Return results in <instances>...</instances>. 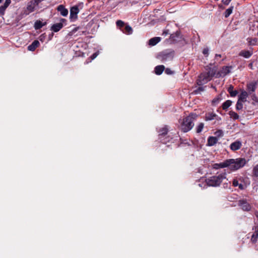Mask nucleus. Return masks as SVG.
<instances>
[{"mask_svg":"<svg viewBox=\"0 0 258 258\" xmlns=\"http://www.w3.org/2000/svg\"><path fill=\"white\" fill-rule=\"evenodd\" d=\"M198 115L196 113H191L189 115L182 119L179 120L180 123V129L184 132L186 133L191 130L194 126V121L196 120Z\"/></svg>","mask_w":258,"mask_h":258,"instance_id":"f257e3e1","label":"nucleus"},{"mask_svg":"<svg viewBox=\"0 0 258 258\" xmlns=\"http://www.w3.org/2000/svg\"><path fill=\"white\" fill-rule=\"evenodd\" d=\"M168 34V31H165L163 32V34L165 36L167 35Z\"/></svg>","mask_w":258,"mask_h":258,"instance_id":"09e8293b","label":"nucleus"},{"mask_svg":"<svg viewBox=\"0 0 258 258\" xmlns=\"http://www.w3.org/2000/svg\"><path fill=\"white\" fill-rule=\"evenodd\" d=\"M228 3H229L231 0H228Z\"/></svg>","mask_w":258,"mask_h":258,"instance_id":"5fc2aeb1","label":"nucleus"},{"mask_svg":"<svg viewBox=\"0 0 258 258\" xmlns=\"http://www.w3.org/2000/svg\"><path fill=\"white\" fill-rule=\"evenodd\" d=\"M228 3H228V0H227V1H226V4H227H227H228Z\"/></svg>","mask_w":258,"mask_h":258,"instance_id":"603ef678","label":"nucleus"},{"mask_svg":"<svg viewBox=\"0 0 258 258\" xmlns=\"http://www.w3.org/2000/svg\"><path fill=\"white\" fill-rule=\"evenodd\" d=\"M179 35L177 34H172L170 35V39L173 42L177 41V40L176 38H178Z\"/></svg>","mask_w":258,"mask_h":258,"instance_id":"e433bc0d","label":"nucleus"},{"mask_svg":"<svg viewBox=\"0 0 258 258\" xmlns=\"http://www.w3.org/2000/svg\"><path fill=\"white\" fill-rule=\"evenodd\" d=\"M229 114L230 115V118H232L234 120H236L239 118V115L238 114L234 111H230L229 112Z\"/></svg>","mask_w":258,"mask_h":258,"instance_id":"cd10ccee","label":"nucleus"},{"mask_svg":"<svg viewBox=\"0 0 258 258\" xmlns=\"http://www.w3.org/2000/svg\"><path fill=\"white\" fill-rule=\"evenodd\" d=\"M79 13V9L78 6H74L70 9V18L71 20H76L77 18V15Z\"/></svg>","mask_w":258,"mask_h":258,"instance_id":"0eeeda50","label":"nucleus"},{"mask_svg":"<svg viewBox=\"0 0 258 258\" xmlns=\"http://www.w3.org/2000/svg\"><path fill=\"white\" fill-rule=\"evenodd\" d=\"M232 10H233V7H230V8L227 9L225 11V14H224V16H225V18L228 17L231 14V13H232Z\"/></svg>","mask_w":258,"mask_h":258,"instance_id":"7c9ffc66","label":"nucleus"},{"mask_svg":"<svg viewBox=\"0 0 258 258\" xmlns=\"http://www.w3.org/2000/svg\"><path fill=\"white\" fill-rule=\"evenodd\" d=\"M243 102L238 100L236 105V108L237 110H239L243 108Z\"/></svg>","mask_w":258,"mask_h":258,"instance_id":"72a5a7b5","label":"nucleus"},{"mask_svg":"<svg viewBox=\"0 0 258 258\" xmlns=\"http://www.w3.org/2000/svg\"><path fill=\"white\" fill-rule=\"evenodd\" d=\"M237 186H238L239 188L241 190L244 189L245 187V186L242 183V182H240Z\"/></svg>","mask_w":258,"mask_h":258,"instance_id":"37998d69","label":"nucleus"},{"mask_svg":"<svg viewBox=\"0 0 258 258\" xmlns=\"http://www.w3.org/2000/svg\"><path fill=\"white\" fill-rule=\"evenodd\" d=\"M221 57V54H216L215 55V59H217L218 57Z\"/></svg>","mask_w":258,"mask_h":258,"instance_id":"49530a36","label":"nucleus"},{"mask_svg":"<svg viewBox=\"0 0 258 258\" xmlns=\"http://www.w3.org/2000/svg\"><path fill=\"white\" fill-rule=\"evenodd\" d=\"M165 67L163 65H159L155 68L154 72L156 75H160L163 73Z\"/></svg>","mask_w":258,"mask_h":258,"instance_id":"412c9836","label":"nucleus"},{"mask_svg":"<svg viewBox=\"0 0 258 258\" xmlns=\"http://www.w3.org/2000/svg\"><path fill=\"white\" fill-rule=\"evenodd\" d=\"M229 162L230 169L232 170H237L243 167L246 163V161L245 158H238L237 159H228Z\"/></svg>","mask_w":258,"mask_h":258,"instance_id":"20e7f679","label":"nucleus"},{"mask_svg":"<svg viewBox=\"0 0 258 258\" xmlns=\"http://www.w3.org/2000/svg\"><path fill=\"white\" fill-rule=\"evenodd\" d=\"M252 173L254 176L258 177V164L254 166L252 170Z\"/></svg>","mask_w":258,"mask_h":258,"instance_id":"c9c22d12","label":"nucleus"},{"mask_svg":"<svg viewBox=\"0 0 258 258\" xmlns=\"http://www.w3.org/2000/svg\"><path fill=\"white\" fill-rule=\"evenodd\" d=\"M252 230L254 231L251 235V240L253 243L256 242L258 238V225L255 226L252 228Z\"/></svg>","mask_w":258,"mask_h":258,"instance_id":"4468645a","label":"nucleus"},{"mask_svg":"<svg viewBox=\"0 0 258 258\" xmlns=\"http://www.w3.org/2000/svg\"><path fill=\"white\" fill-rule=\"evenodd\" d=\"M204 123H203V122L200 123L196 127L197 133H198V134L200 133L202 131L203 128H204Z\"/></svg>","mask_w":258,"mask_h":258,"instance_id":"c756f323","label":"nucleus"},{"mask_svg":"<svg viewBox=\"0 0 258 258\" xmlns=\"http://www.w3.org/2000/svg\"><path fill=\"white\" fill-rule=\"evenodd\" d=\"M66 21L65 19H60V22L53 24L51 27V30L54 32L59 31L63 27V23Z\"/></svg>","mask_w":258,"mask_h":258,"instance_id":"6e6552de","label":"nucleus"},{"mask_svg":"<svg viewBox=\"0 0 258 258\" xmlns=\"http://www.w3.org/2000/svg\"><path fill=\"white\" fill-rule=\"evenodd\" d=\"M3 0H0V3H1L2 2Z\"/></svg>","mask_w":258,"mask_h":258,"instance_id":"864d4df0","label":"nucleus"},{"mask_svg":"<svg viewBox=\"0 0 258 258\" xmlns=\"http://www.w3.org/2000/svg\"><path fill=\"white\" fill-rule=\"evenodd\" d=\"M215 134L217 136L220 137L223 136V132L222 130H218L215 132Z\"/></svg>","mask_w":258,"mask_h":258,"instance_id":"58836bf2","label":"nucleus"},{"mask_svg":"<svg viewBox=\"0 0 258 258\" xmlns=\"http://www.w3.org/2000/svg\"><path fill=\"white\" fill-rule=\"evenodd\" d=\"M232 69V66H224L223 67L221 70L218 72H215V77L219 78L220 77H224L227 74L230 73L231 70Z\"/></svg>","mask_w":258,"mask_h":258,"instance_id":"423d86ee","label":"nucleus"},{"mask_svg":"<svg viewBox=\"0 0 258 258\" xmlns=\"http://www.w3.org/2000/svg\"><path fill=\"white\" fill-rule=\"evenodd\" d=\"M255 215L256 217L258 218V212H256L255 213Z\"/></svg>","mask_w":258,"mask_h":258,"instance_id":"3c124183","label":"nucleus"},{"mask_svg":"<svg viewBox=\"0 0 258 258\" xmlns=\"http://www.w3.org/2000/svg\"><path fill=\"white\" fill-rule=\"evenodd\" d=\"M204 88H205L204 87H202V86H200V87L199 88H198L196 90H195L194 91V93L196 94H199L201 92H203V91H204Z\"/></svg>","mask_w":258,"mask_h":258,"instance_id":"f704fd0d","label":"nucleus"},{"mask_svg":"<svg viewBox=\"0 0 258 258\" xmlns=\"http://www.w3.org/2000/svg\"><path fill=\"white\" fill-rule=\"evenodd\" d=\"M253 54V48H250L249 50L243 49L241 50L238 55L245 58H249Z\"/></svg>","mask_w":258,"mask_h":258,"instance_id":"1a4fd4ad","label":"nucleus"},{"mask_svg":"<svg viewBox=\"0 0 258 258\" xmlns=\"http://www.w3.org/2000/svg\"><path fill=\"white\" fill-rule=\"evenodd\" d=\"M218 139L216 137L210 136L208 139L207 144L208 146H213L217 144Z\"/></svg>","mask_w":258,"mask_h":258,"instance_id":"ddd939ff","label":"nucleus"},{"mask_svg":"<svg viewBox=\"0 0 258 258\" xmlns=\"http://www.w3.org/2000/svg\"><path fill=\"white\" fill-rule=\"evenodd\" d=\"M40 43L39 41L34 40L30 45L28 46V50L29 51H33L37 47L39 46Z\"/></svg>","mask_w":258,"mask_h":258,"instance_id":"dca6fc26","label":"nucleus"},{"mask_svg":"<svg viewBox=\"0 0 258 258\" xmlns=\"http://www.w3.org/2000/svg\"><path fill=\"white\" fill-rule=\"evenodd\" d=\"M161 40V38L159 37H155L151 38L148 42V44L151 46H154L157 44Z\"/></svg>","mask_w":258,"mask_h":258,"instance_id":"6ab92c4d","label":"nucleus"},{"mask_svg":"<svg viewBox=\"0 0 258 258\" xmlns=\"http://www.w3.org/2000/svg\"><path fill=\"white\" fill-rule=\"evenodd\" d=\"M229 162L230 161H228L227 160H226L223 162L220 163H215L213 165V168L215 169H218L219 168H223L227 167H229Z\"/></svg>","mask_w":258,"mask_h":258,"instance_id":"9b49d317","label":"nucleus"},{"mask_svg":"<svg viewBox=\"0 0 258 258\" xmlns=\"http://www.w3.org/2000/svg\"><path fill=\"white\" fill-rule=\"evenodd\" d=\"M45 24L43 23L40 20H37L34 24V28L36 30L41 29L43 26H44Z\"/></svg>","mask_w":258,"mask_h":258,"instance_id":"a878e982","label":"nucleus"},{"mask_svg":"<svg viewBox=\"0 0 258 258\" xmlns=\"http://www.w3.org/2000/svg\"><path fill=\"white\" fill-rule=\"evenodd\" d=\"M243 178L240 177L239 178H234L232 181V185L234 187H236L239 185V182H242Z\"/></svg>","mask_w":258,"mask_h":258,"instance_id":"393cba45","label":"nucleus"},{"mask_svg":"<svg viewBox=\"0 0 258 258\" xmlns=\"http://www.w3.org/2000/svg\"><path fill=\"white\" fill-rule=\"evenodd\" d=\"M6 8L4 7L3 5L0 7V15H4L5 12L6 10Z\"/></svg>","mask_w":258,"mask_h":258,"instance_id":"4c0bfd02","label":"nucleus"},{"mask_svg":"<svg viewBox=\"0 0 258 258\" xmlns=\"http://www.w3.org/2000/svg\"><path fill=\"white\" fill-rule=\"evenodd\" d=\"M217 117V114L213 112H208L205 115V120L210 121L214 119Z\"/></svg>","mask_w":258,"mask_h":258,"instance_id":"aec40b11","label":"nucleus"},{"mask_svg":"<svg viewBox=\"0 0 258 258\" xmlns=\"http://www.w3.org/2000/svg\"><path fill=\"white\" fill-rule=\"evenodd\" d=\"M228 92L229 93L231 97H235L238 94L237 91L233 90V86L232 85H230L229 87L228 88Z\"/></svg>","mask_w":258,"mask_h":258,"instance_id":"4be33fe9","label":"nucleus"},{"mask_svg":"<svg viewBox=\"0 0 258 258\" xmlns=\"http://www.w3.org/2000/svg\"><path fill=\"white\" fill-rule=\"evenodd\" d=\"M165 73L167 75H171L173 74V72L169 68L164 70Z\"/></svg>","mask_w":258,"mask_h":258,"instance_id":"a19ab883","label":"nucleus"},{"mask_svg":"<svg viewBox=\"0 0 258 258\" xmlns=\"http://www.w3.org/2000/svg\"><path fill=\"white\" fill-rule=\"evenodd\" d=\"M238 205L244 211H249L251 209V206L250 204L244 200L239 201Z\"/></svg>","mask_w":258,"mask_h":258,"instance_id":"9d476101","label":"nucleus"},{"mask_svg":"<svg viewBox=\"0 0 258 258\" xmlns=\"http://www.w3.org/2000/svg\"><path fill=\"white\" fill-rule=\"evenodd\" d=\"M247 41L249 45H255L257 42V39L256 38H248L247 39Z\"/></svg>","mask_w":258,"mask_h":258,"instance_id":"c85d7f7f","label":"nucleus"},{"mask_svg":"<svg viewBox=\"0 0 258 258\" xmlns=\"http://www.w3.org/2000/svg\"><path fill=\"white\" fill-rule=\"evenodd\" d=\"M219 98H214L213 101H212V103L213 104H215V103H218L219 102Z\"/></svg>","mask_w":258,"mask_h":258,"instance_id":"a18cd8bd","label":"nucleus"},{"mask_svg":"<svg viewBox=\"0 0 258 258\" xmlns=\"http://www.w3.org/2000/svg\"><path fill=\"white\" fill-rule=\"evenodd\" d=\"M226 177V173L222 172L218 175L210 177L206 179V183L209 186H219L223 180Z\"/></svg>","mask_w":258,"mask_h":258,"instance_id":"7ed1b4c3","label":"nucleus"},{"mask_svg":"<svg viewBox=\"0 0 258 258\" xmlns=\"http://www.w3.org/2000/svg\"><path fill=\"white\" fill-rule=\"evenodd\" d=\"M215 119H216L217 120H221V118L220 117L217 116V117Z\"/></svg>","mask_w":258,"mask_h":258,"instance_id":"8fccbe9b","label":"nucleus"},{"mask_svg":"<svg viewBox=\"0 0 258 258\" xmlns=\"http://www.w3.org/2000/svg\"><path fill=\"white\" fill-rule=\"evenodd\" d=\"M248 97V93L246 91L244 90L241 91L240 95L238 96V100L239 101L242 102H245L246 101V98Z\"/></svg>","mask_w":258,"mask_h":258,"instance_id":"f3484780","label":"nucleus"},{"mask_svg":"<svg viewBox=\"0 0 258 258\" xmlns=\"http://www.w3.org/2000/svg\"><path fill=\"white\" fill-rule=\"evenodd\" d=\"M174 56V51H165L160 52L157 58L162 62L172 60Z\"/></svg>","mask_w":258,"mask_h":258,"instance_id":"39448f33","label":"nucleus"},{"mask_svg":"<svg viewBox=\"0 0 258 258\" xmlns=\"http://www.w3.org/2000/svg\"><path fill=\"white\" fill-rule=\"evenodd\" d=\"M35 9V4L33 2L29 3L27 7V10L29 13H31L34 11Z\"/></svg>","mask_w":258,"mask_h":258,"instance_id":"b1692460","label":"nucleus"},{"mask_svg":"<svg viewBox=\"0 0 258 258\" xmlns=\"http://www.w3.org/2000/svg\"><path fill=\"white\" fill-rule=\"evenodd\" d=\"M248 67L251 69H252V67H253V64H252V63H250L249 64H248Z\"/></svg>","mask_w":258,"mask_h":258,"instance_id":"de8ad7c7","label":"nucleus"},{"mask_svg":"<svg viewBox=\"0 0 258 258\" xmlns=\"http://www.w3.org/2000/svg\"><path fill=\"white\" fill-rule=\"evenodd\" d=\"M203 53L206 55L207 56L209 54V49L208 48H205L203 50Z\"/></svg>","mask_w":258,"mask_h":258,"instance_id":"79ce46f5","label":"nucleus"},{"mask_svg":"<svg viewBox=\"0 0 258 258\" xmlns=\"http://www.w3.org/2000/svg\"><path fill=\"white\" fill-rule=\"evenodd\" d=\"M206 70L207 72H203L200 74L197 80V84L199 86H202L209 81H210L213 77H215V72H216V68H211L207 66Z\"/></svg>","mask_w":258,"mask_h":258,"instance_id":"f03ea898","label":"nucleus"},{"mask_svg":"<svg viewBox=\"0 0 258 258\" xmlns=\"http://www.w3.org/2000/svg\"><path fill=\"white\" fill-rule=\"evenodd\" d=\"M232 102L228 100L224 102L222 104V108L223 110H226L232 104Z\"/></svg>","mask_w":258,"mask_h":258,"instance_id":"bb28decb","label":"nucleus"},{"mask_svg":"<svg viewBox=\"0 0 258 258\" xmlns=\"http://www.w3.org/2000/svg\"><path fill=\"white\" fill-rule=\"evenodd\" d=\"M11 3V0H6L5 3L3 6H4V7L7 8L8 6L10 5Z\"/></svg>","mask_w":258,"mask_h":258,"instance_id":"ea45409f","label":"nucleus"},{"mask_svg":"<svg viewBox=\"0 0 258 258\" xmlns=\"http://www.w3.org/2000/svg\"><path fill=\"white\" fill-rule=\"evenodd\" d=\"M116 26L119 27L121 30V28L124 26V23L121 20H117L116 22Z\"/></svg>","mask_w":258,"mask_h":258,"instance_id":"473e14b6","label":"nucleus"},{"mask_svg":"<svg viewBox=\"0 0 258 258\" xmlns=\"http://www.w3.org/2000/svg\"><path fill=\"white\" fill-rule=\"evenodd\" d=\"M242 146V143L239 141H236L235 142L231 144L230 148L232 151H235L240 149Z\"/></svg>","mask_w":258,"mask_h":258,"instance_id":"f8f14e48","label":"nucleus"},{"mask_svg":"<svg viewBox=\"0 0 258 258\" xmlns=\"http://www.w3.org/2000/svg\"><path fill=\"white\" fill-rule=\"evenodd\" d=\"M256 82H251L247 85V89L249 92H253L256 88Z\"/></svg>","mask_w":258,"mask_h":258,"instance_id":"a211bd4d","label":"nucleus"},{"mask_svg":"<svg viewBox=\"0 0 258 258\" xmlns=\"http://www.w3.org/2000/svg\"><path fill=\"white\" fill-rule=\"evenodd\" d=\"M57 10L63 17H66L68 15V10L62 5H59L57 7Z\"/></svg>","mask_w":258,"mask_h":258,"instance_id":"2eb2a0df","label":"nucleus"},{"mask_svg":"<svg viewBox=\"0 0 258 258\" xmlns=\"http://www.w3.org/2000/svg\"><path fill=\"white\" fill-rule=\"evenodd\" d=\"M98 53L97 52H95L94 53H93L91 56V58L92 59H94V58H95L98 55Z\"/></svg>","mask_w":258,"mask_h":258,"instance_id":"c03bdc74","label":"nucleus"},{"mask_svg":"<svg viewBox=\"0 0 258 258\" xmlns=\"http://www.w3.org/2000/svg\"><path fill=\"white\" fill-rule=\"evenodd\" d=\"M121 31L126 34H131L133 33V29L128 25H125L124 29H121Z\"/></svg>","mask_w":258,"mask_h":258,"instance_id":"5701e85b","label":"nucleus"},{"mask_svg":"<svg viewBox=\"0 0 258 258\" xmlns=\"http://www.w3.org/2000/svg\"><path fill=\"white\" fill-rule=\"evenodd\" d=\"M168 130L166 127H164L160 129L159 131V135L164 136L167 134Z\"/></svg>","mask_w":258,"mask_h":258,"instance_id":"2f4dec72","label":"nucleus"}]
</instances>
